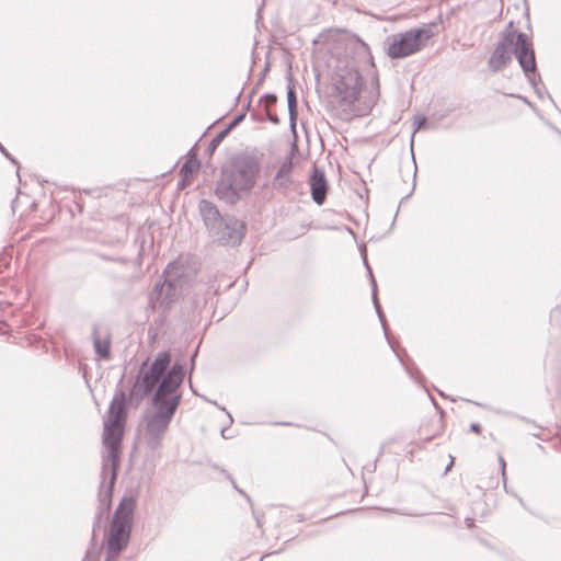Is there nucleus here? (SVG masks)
Segmentation results:
<instances>
[{
  "instance_id": "f257e3e1",
  "label": "nucleus",
  "mask_w": 561,
  "mask_h": 561,
  "mask_svg": "<svg viewBox=\"0 0 561 561\" xmlns=\"http://www.w3.org/2000/svg\"><path fill=\"white\" fill-rule=\"evenodd\" d=\"M185 375V365L180 362L172 364L170 351L158 352L151 363L147 358L140 364L128 394L122 387V376L104 421L126 424L128 401L139 403L150 396L153 412L144 414L145 443L150 450L158 449L182 402L181 386Z\"/></svg>"
},
{
  "instance_id": "f03ea898",
  "label": "nucleus",
  "mask_w": 561,
  "mask_h": 561,
  "mask_svg": "<svg viewBox=\"0 0 561 561\" xmlns=\"http://www.w3.org/2000/svg\"><path fill=\"white\" fill-rule=\"evenodd\" d=\"M262 163L254 153L243 152L233 156L221 168L216 181L215 194L226 204L236 205L242 196L252 192L261 173Z\"/></svg>"
},
{
  "instance_id": "7ed1b4c3",
  "label": "nucleus",
  "mask_w": 561,
  "mask_h": 561,
  "mask_svg": "<svg viewBox=\"0 0 561 561\" xmlns=\"http://www.w3.org/2000/svg\"><path fill=\"white\" fill-rule=\"evenodd\" d=\"M198 210L208 234L221 245L237 247L247 233V222L233 215H221L208 199H201Z\"/></svg>"
},
{
  "instance_id": "20e7f679",
  "label": "nucleus",
  "mask_w": 561,
  "mask_h": 561,
  "mask_svg": "<svg viewBox=\"0 0 561 561\" xmlns=\"http://www.w3.org/2000/svg\"><path fill=\"white\" fill-rule=\"evenodd\" d=\"M135 510L136 500L133 496H124L119 501L108 527L104 530V561H116L128 546Z\"/></svg>"
},
{
  "instance_id": "39448f33",
  "label": "nucleus",
  "mask_w": 561,
  "mask_h": 561,
  "mask_svg": "<svg viewBox=\"0 0 561 561\" xmlns=\"http://www.w3.org/2000/svg\"><path fill=\"white\" fill-rule=\"evenodd\" d=\"M187 284L188 275L184 267L176 262H170L149 294V305L152 309L157 307L163 311L171 309Z\"/></svg>"
},
{
  "instance_id": "423d86ee",
  "label": "nucleus",
  "mask_w": 561,
  "mask_h": 561,
  "mask_svg": "<svg viewBox=\"0 0 561 561\" xmlns=\"http://www.w3.org/2000/svg\"><path fill=\"white\" fill-rule=\"evenodd\" d=\"M434 26H436V22H431L420 27H413L388 36L385 42L387 55L391 59H402L421 51L435 35L433 32Z\"/></svg>"
},
{
  "instance_id": "0eeeda50",
  "label": "nucleus",
  "mask_w": 561,
  "mask_h": 561,
  "mask_svg": "<svg viewBox=\"0 0 561 561\" xmlns=\"http://www.w3.org/2000/svg\"><path fill=\"white\" fill-rule=\"evenodd\" d=\"M363 77L354 65L339 68L333 77V96L342 106L351 107L360 98Z\"/></svg>"
},
{
  "instance_id": "6e6552de",
  "label": "nucleus",
  "mask_w": 561,
  "mask_h": 561,
  "mask_svg": "<svg viewBox=\"0 0 561 561\" xmlns=\"http://www.w3.org/2000/svg\"><path fill=\"white\" fill-rule=\"evenodd\" d=\"M125 427L126 424L104 421L102 437L106 455L102 461L101 478L107 479V474L118 472Z\"/></svg>"
},
{
  "instance_id": "1a4fd4ad",
  "label": "nucleus",
  "mask_w": 561,
  "mask_h": 561,
  "mask_svg": "<svg viewBox=\"0 0 561 561\" xmlns=\"http://www.w3.org/2000/svg\"><path fill=\"white\" fill-rule=\"evenodd\" d=\"M116 480L117 476L114 471L111 474H107V479L101 478V484L98 493V506L92 524V548L96 545V537L99 531L108 520Z\"/></svg>"
},
{
  "instance_id": "9d476101",
  "label": "nucleus",
  "mask_w": 561,
  "mask_h": 561,
  "mask_svg": "<svg viewBox=\"0 0 561 561\" xmlns=\"http://www.w3.org/2000/svg\"><path fill=\"white\" fill-rule=\"evenodd\" d=\"M516 59L522 71L524 72L525 77L527 78L529 84L534 90L543 84L541 76L537 68L535 48L529 47L527 49L523 42V38L520 39L516 51Z\"/></svg>"
},
{
  "instance_id": "9b49d317",
  "label": "nucleus",
  "mask_w": 561,
  "mask_h": 561,
  "mask_svg": "<svg viewBox=\"0 0 561 561\" xmlns=\"http://www.w3.org/2000/svg\"><path fill=\"white\" fill-rule=\"evenodd\" d=\"M309 184L312 201L319 206L323 205L327 199L329 185L323 169L317 164L312 167Z\"/></svg>"
},
{
  "instance_id": "f8f14e48",
  "label": "nucleus",
  "mask_w": 561,
  "mask_h": 561,
  "mask_svg": "<svg viewBox=\"0 0 561 561\" xmlns=\"http://www.w3.org/2000/svg\"><path fill=\"white\" fill-rule=\"evenodd\" d=\"M512 55H514L513 45L506 43V38L504 42L499 41L488 60L489 69L492 72H500L512 62Z\"/></svg>"
},
{
  "instance_id": "ddd939ff",
  "label": "nucleus",
  "mask_w": 561,
  "mask_h": 561,
  "mask_svg": "<svg viewBox=\"0 0 561 561\" xmlns=\"http://www.w3.org/2000/svg\"><path fill=\"white\" fill-rule=\"evenodd\" d=\"M297 151V146L296 144H294L291 146V149L290 151L288 152L287 157L285 158V160L282 162L279 169L277 170L274 179H273V187L277 191H285L287 190L290 184L293 183V180H291V176H290V173L293 171V168H294V157H295V152Z\"/></svg>"
},
{
  "instance_id": "4468645a",
  "label": "nucleus",
  "mask_w": 561,
  "mask_h": 561,
  "mask_svg": "<svg viewBox=\"0 0 561 561\" xmlns=\"http://www.w3.org/2000/svg\"><path fill=\"white\" fill-rule=\"evenodd\" d=\"M250 107V102L242 108L240 113H238L230 123L220 130L215 137H213L206 148V153L211 157L219 145L224 141V139L238 125H240L245 118L247 111Z\"/></svg>"
},
{
  "instance_id": "2eb2a0df",
  "label": "nucleus",
  "mask_w": 561,
  "mask_h": 561,
  "mask_svg": "<svg viewBox=\"0 0 561 561\" xmlns=\"http://www.w3.org/2000/svg\"><path fill=\"white\" fill-rule=\"evenodd\" d=\"M522 37H524L523 42L527 49L529 47H534L531 35L517 31L514 26V22L510 21L503 32L500 34L499 41L504 42V38H506V41L508 39V44L513 45V53L516 57V51Z\"/></svg>"
},
{
  "instance_id": "dca6fc26",
  "label": "nucleus",
  "mask_w": 561,
  "mask_h": 561,
  "mask_svg": "<svg viewBox=\"0 0 561 561\" xmlns=\"http://www.w3.org/2000/svg\"><path fill=\"white\" fill-rule=\"evenodd\" d=\"M348 49L356 56L359 64L374 65V58L368 44H366L358 35H353L350 43Z\"/></svg>"
},
{
  "instance_id": "f3484780",
  "label": "nucleus",
  "mask_w": 561,
  "mask_h": 561,
  "mask_svg": "<svg viewBox=\"0 0 561 561\" xmlns=\"http://www.w3.org/2000/svg\"><path fill=\"white\" fill-rule=\"evenodd\" d=\"M92 342L94 346L95 354L102 359L111 358V336L108 333H105L102 337L100 334V328L98 324L92 327Z\"/></svg>"
},
{
  "instance_id": "a211bd4d",
  "label": "nucleus",
  "mask_w": 561,
  "mask_h": 561,
  "mask_svg": "<svg viewBox=\"0 0 561 561\" xmlns=\"http://www.w3.org/2000/svg\"><path fill=\"white\" fill-rule=\"evenodd\" d=\"M371 300H373V305L375 307L376 313L378 316V319L380 321V324L382 327L385 337H386L388 344L390 345V347L392 348V351H394V343H393V341H392V339L390 336V331H389V328H388V324H387V319H386V316H385V313L382 311L380 301L378 299V287H377L376 279H373Z\"/></svg>"
},
{
  "instance_id": "6ab92c4d",
  "label": "nucleus",
  "mask_w": 561,
  "mask_h": 561,
  "mask_svg": "<svg viewBox=\"0 0 561 561\" xmlns=\"http://www.w3.org/2000/svg\"><path fill=\"white\" fill-rule=\"evenodd\" d=\"M287 104H288V114H289V123L290 127L294 129L297 122V93L296 88L291 81V76H288V84H287Z\"/></svg>"
},
{
  "instance_id": "aec40b11",
  "label": "nucleus",
  "mask_w": 561,
  "mask_h": 561,
  "mask_svg": "<svg viewBox=\"0 0 561 561\" xmlns=\"http://www.w3.org/2000/svg\"><path fill=\"white\" fill-rule=\"evenodd\" d=\"M393 352L396 353L399 362L401 363V365L405 369L407 374L411 377V379H413L417 383H422L423 380H424V376H423L422 371L419 369V367L416 366V364L414 363V360L412 358L408 357V356L403 357L397 351L396 347H394Z\"/></svg>"
},
{
  "instance_id": "412c9836",
  "label": "nucleus",
  "mask_w": 561,
  "mask_h": 561,
  "mask_svg": "<svg viewBox=\"0 0 561 561\" xmlns=\"http://www.w3.org/2000/svg\"><path fill=\"white\" fill-rule=\"evenodd\" d=\"M201 167V161L194 157L188 158L180 169V175H184L186 178L194 179L195 173L198 171Z\"/></svg>"
},
{
  "instance_id": "4be33fe9",
  "label": "nucleus",
  "mask_w": 561,
  "mask_h": 561,
  "mask_svg": "<svg viewBox=\"0 0 561 561\" xmlns=\"http://www.w3.org/2000/svg\"><path fill=\"white\" fill-rule=\"evenodd\" d=\"M413 125H414V130H413V134L411 136V146H413L414 134L417 130H421V129H424V128L427 127V117L425 115H416L414 117Z\"/></svg>"
},
{
  "instance_id": "5701e85b",
  "label": "nucleus",
  "mask_w": 561,
  "mask_h": 561,
  "mask_svg": "<svg viewBox=\"0 0 561 561\" xmlns=\"http://www.w3.org/2000/svg\"><path fill=\"white\" fill-rule=\"evenodd\" d=\"M213 468L219 470L231 482L234 490L238 491L240 494L244 495L250 501V497L247 495V493L237 485L234 479L226 469L220 468L218 465H213Z\"/></svg>"
},
{
  "instance_id": "b1692460",
  "label": "nucleus",
  "mask_w": 561,
  "mask_h": 561,
  "mask_svg": "<svg viewBox=\"0 0 561 561\" xmlns=\"http://www.w3.org/2000/svg\"><path fill=\"white\" fill-rule=\"evenodd\" d=\"M259 102L263 103L265 108H270L277 103V96L274 93H265L260 98Z\"/></svg>"
},
{
  "instance_id": "393cba45",
  "label": "nucleus",
  "mask_w": 561,
  "mask_h": 561,
  "mask_svg": "<svg viewBox=\"0 0 561 561\" xmlns=\"http://www.w3.org/2000/svg\"><path fill=\"white\" fill-rule=\"evenodd\" d=\"M535 94L540 99V100H543L545 96H547L552 103L553 105L556 106V103L552 99V96L549 94V92L546 90V87L545 84L540 85L539 88H536L534 90Z\"/></svg>"
},
{
  "instance_id": "a878e982",
  "label": "nucleus",
  "mask_w": 561,
  "mask_h": 561,
  "mask_svg": "<svg viewBox=\"0 0 561 561\" xmlns=\"http://www.w3.org/2000/svg\"><path fill=\"white\" fill-rule=\"evenodd\" d=\"M0 152L11 162L13 163L16 168H18V173H19V169H20V163L19 161L5 149V147L0 142Z\"/></svg>"
},
{
  "instance_id": "bb28decb",
  "label": "nucleus",
  "mask_w": 561,
  "mask_h": 561,
  "mask_svg": "<svg viewBox=\"0 0 561 561\" xmlns=\"http://www.w3.org/2000/svg\"><path fill=\"white\" fill-rule=\"evenodd\" d=\"M371 85L375 89V92L371 95V102L374 104L376 102V100L378 99V96H379V78H378L377 73H375L373 79H371Z\"/></svg>"
},
{
  "instance_id": "cd10ccee",
  "label": "nucleus",
  "mask_w": 561,
  "mask_h": 561,
  "mask_svg": "<svg viewBox=\"0 0 561 561\" xmlns=\"http://www.w3.org/2000/svg\"><path fill=\"white\" fill-rule=\"evenodd\" d=\"M412 160H413V164H414V174H413V185H412V188H411V192L403 196L400 201V203H403L404 201H407L411 195L412 193L414 192L415 190V186H416V172H417V168H416V162H415V158H414V153L412 152Z\"/></svg>"
},
{
  "instance_id": "c85d7f7f",
  "label": "nucleus",
  "mask_w": 561,
  "mask_h": 561,
  "mask_svg": "<svg viewBox=\"0 0 561 561\" xmlns=\"http://www.w3.org/2000/svg\"><path fill=\"white\" fill-rule=\"evenodd\" d=\"M193 180L194 179H192V178H186L184 175H181V180L178 182V188L184 190L186 186H188L193 182Z\"/></svg>"
},
{
  "instance_id": "c756f323",
  "label": "nucleus",
  "mask_w": 561,
  "mask_h": 561,
  "mask_svg": "<svg viewBox=\"0 0 561 561\" xmlns=\"http://www.w3.org/2000/svg\"><path fill=\"white\" fill-rule=\"evenodd\" d=\"M270 67H271L270 61H266V62H265V65H264V68H263V70H262V72H261V76H260V78H259V80H257V82H256V84H257V85H259V84H261V83L263 82V80H264V78H265L266 73L270 71Z\"/></svg>"
},
{
  "instance_id": "7c9ffc66",
  "label": "nucleus",
  "mask_w": 561,
  "mask_h": 561,
  "mask_svg": "<svg viewBox=\"0 0 561 561\" xmlns=\"http://www.w3.org/2000/svg\"><path fill=\"white\" fill-rule=\"evenodd\" d=\"M364 265H365L366 271H367V274H368V276H369L370 286L373 287V279H375V276H374V274H373V270H371V267H370V265H369L368 261L364 262Z\"/></svg>"
},
{
  "instance_id": "2f4dec72",
  "label": "nucleus",
  "mask_w": 561,
  "mask_h": 561,
  "mask_svg": "<svg viewBox=\"0 0 561 561\" xmlns=\"http://www.w3.org/2000/svg\"><path fill=\"white\" fill-rule=\"evenodd\" d=\"M364 265H365L366 271H367V274H368V276H369L370 286L373 287V279H375V276H374V274H373V270H371V267H370V265H369L368 261L364 262Z\"/></svg>"
},
{
  "instance_id": "473e14b6",
  "label": "nucleus",
  "mask_w": 561,
  "mask_h": 561,
  "mask_svg": "<svg viewBox=\"0 0 561 561\" xmlns=\"http://www.w3.org/2000/svg\"><path fill=\"white\" fill-rule=\"evenodd\" d=\"M470 431L476 433V434H481L482 432V427L479 423H471L470 424Z\"/></svg>"
},
{
  "instance_id": "72a5a7b5",
  "label": "nucleus",
  "mask_w": 561,
  "mask_h": 561,
  "mask_svg": "<svg viewBox=\"0 0 561 561\" xmlns=\"http://www.w3.org/2000/svg\"><path fill=\"white\" fill-rule=\"evenodd\" d=\"M226 413H227V416H228V420H229V422H228V427H229V426L233 423V419H232L231 414H230L228 411H226ZM226 430H227V426H226V427H222V430H221V436H222L224 438H228V437L225 435Z\"/></svg>"
},
{
  "instance_id": "f704fd0d",
  "label": "nucleus",
  "mask_w": 561,
  "mask_h": 561,
  "mask_svg": "<svg viewBox=\"0 0 561 561\" xmlns=\"http://www.w3.org/2000/svg\"><path fill=\"white\" fill-rule=\"evenodd\" d=\"M359 252H360V255L363 257V261L364 262L368 261L367 260V248H366V244H360L359 245Z\"/></svg>"
},
{
  "instance_id": "c9c22d12",
  "label": "nucleus",
  "mask_w": 561,
  "mask_h": 561,
  "mask_svg": "<svg viewBox=\"0 0 561 561\" xmlns=\"http://www.w3.org/2000/svg\"><path fill=\"white\" fill-rule=\"evenodd\" d=\"M266 118L273 123V124H278L279 123V118L276 114H267Z\"/></svg>"
},
{
  "instance_id": "e433bc0d",
  "label": "nucleus",
  "mask_w": 561,
  "mask_h": 561,
  "mask_svg": "<svg viewBox=\"0 0 561 561\" xmlns=\"http://www.w3.org/2000/svg\"><path fill=\"white\" fill-rule=\"evenodd\" d=\"M197 354H198V347L194 351V353L191 356V370H193L195 367V359L197 357Z\"/></svg>"
},
{
  "instance_id": "4c0bfd02",
  "label": "nucleus",
  "mask_w": 561,
  "mask_h": 561,
  "mask_svg": "<svg viewBox=\"0 0 561 561\" xmlns=\"http://www.w3.org/2000/svg\"><path fill=\"white\" fill-rule=\"evenodd\" d=\"M499 461H500V465H501V470H502V476H503V479L505 480V460L502 456L499 457Z\"/></svg>"
},
{
  "instance_id": "58836bf2",
  "label": "nucleus",
  "mask_w": 561,
  "mask_h": 561,
  "mask_svg": "<svg viewBox=\"0 0 561 561\" xmlns=\"http://www.w3.org/2000/svg\"><path fill=\"white\" fill-rule=\"evenodd\" d=\"M454 462H455V458L453 456H450V462L446 466L445 471H444L445 474H447L450 471L451 467L454 466Z\"/></svg>"
},
{
  "instance_id": "ea45409f",
  "label": "nucleus",
  "mask_w": 561,
  "mask_h": 561,
  "mask_svg": "<svg viewBox=\"0 0 561 561\" xmlns=\"http://www.w3.org/2000/svg\"><path fill=\"white\" fill-rule=\"evenodd\" d=\"M515 98L519 99L523 101V103H526L527 105H529L530 107H534V104L531 102L528 101L527 98L525 96H522V95H514Z\"/></svg>"
},
{
  "instance_id": "a19ab883",
  "label": "nucleus",
  "mask_w": 561,
  "mask_h": 561,
  "mask_svg": "<svg viewBox=\"0 0 561 561\" xmlns=\"http://www.w3.org/2000/svg\"><path fill=\"white\" fill-rule=\"evenodd\" d=\"M465 523H466V526H467L468 528H472V527H473V525H474V520H473V518H470V517H467V518L465 519Z\"/></svg>"
},
{
  "instance_id": "79ce46f5",
  "label": "nucleus",
  "mask_w": 561,
  "mask_h": 561,
  "mask_svg": "<svg viewBox=\"0 0 561 561\" xmlns=\"http://www.w3.org/2000/svg\"><path fill=\"white\" fill-rule=\"evenodd\" d=\"M397 513H400L402 515H408V516H422L423 514L421 513H412V512H400V511H397Z\"/></svg>"
},
{
  "instance_id": "37998d69",
  "label": "nucleus",
  "mask_w": 561,
  "mask_h": 561,
  "mask_svg": "<svg viewBox=\"0 0 561 561\" xmlns=\"http://www.w3.org/2000/svg\"><path fill=\"white\" fill-rule=\"evenodd\" d=\"M251 117H252V119H253V121H255V122H263V121H264V117H261V116H259V115H257V114H255V113H252V114H251Z\"/></svg>"
},
{
  "instance_id": "c03bdc74",
  "label": "nucleus",
  "mask_w": 561,
  "mask_h": 561,
  "mask_svg": "<svg viewBox=\"0 0 561 561\" xmlns=\"http://www.w3.org/2000/svg\"><path fill=\"white\" fill-rule=\"evenodd\" d=\"M462 400L466 401V402H469V403H473V404L479 405V407H483V404H481L479 402H474L472 400H468V399H462Z\"/></svg>"
},
{
  "instance_id": "a18cd8bd",
  "label": "nucleus",
  "mask_w": 561,
  "mask_h": 561,
  "mask_svg": "<svg viewBox=\"0 0 561 561\" xmlns=\"http://www.w3.org/2000/svg\"><path fill=\"white\" fill-rule=\"evenodd\" d=\"M435 437H436V434H433V435H431V436H427V437L425 438V442H426V443H428V442H431L432 439H434Z\"/></svg>"
},
{
  "instance_id": "49530a36",
  "label": "nucleus",
  "mask_w": 561,
  "mask_h": 561,
  "mask_svg": "<svg viewBox=\"0 0 561 561\" xmlns=\"http://www.w3.org/2000/svg\"><path fill=\"white\" fill-rule=\"evenodd\" d=\"M537 447L539 450H541L542 453H546V449L545 447L541 445V444H537Z\"/></svg>"
},
{
  "instance_id": "de8ad7c7",
  "label": "nucleus",
  "mask_w": 561,
  "mask_h": 561,
  "mask_svg": "<svg viewBox=\"0 0 561 561\" xmlns=\"http://www.w3.org/2000/svg\"><path fill=\"white\" fill-rule=\"evenodd\" d=\"M213 404L218 407L220 410L226 411L225 407H219L216 401H210Z\"/></svg>"
},
{
  "instance_id": "09e8293b",
  "label": "nucleus",
  "mask_w": 561,
  "mask_h": 561,
  "mask_svg": "<svg viewBox=\"0 0 561 561\" xmlns=\"http://www.w3.org/2000/svg\"><path fill=\"white\" fill-rule=\"evenodd\" d=\"M437 392H438V394H439L440 397H443V398H447V396H446L443 391L437 390Z\"/></svg>"
},
{
  "instance_id": "8fccbe9b",
  "label": "nucleus",
  "mask_w": 561,
  "mask_h": 561,
  "mask_svg": "<svg viewBox=\"0 0 561 561\" xmlns=\"http://www.w3.org/2000/svg\"><path fill=\"white\" fill-rule=\"evenodd\" d=\"M556 449L559 451L561 450V442H559L557 445H556Z\"/></svg>"
},
{
  "instance_id": "3c124183",
  "label": "nucleus",
  "mask_w": 561,
  "mask_h": 561,
  "mask_svg": "<svg viewBox=\"0 0 561 561\" xmlns=\"http://www.w3.org/2000/svg\"><path fill=\"white\" fill-rule=\"evenodd\" d=\"M557 373L559 371V359H556Z\"/></svg>"
},
{
  "instance_id": "603ef678",
  "label": "nucleus",
  "mask_w": 561,
  "mask_h": 561,
  "mask_svg": "<svg viewBox=\"0 0 561 561\" xmlns=\"http://www.w3.org/2000/svg\"><path fill=\"white\" fill-rule=\"evenodd\" d=\"M255 519H256L257 526H261V519L257 516H255Z\"/></svg>"
},
{
  "instance_id": "864d4df0",
  "label": "nucleus",
  "mask_w": 561,
  "mask_h": 561,
  "mask_svg": "<svg viewBox=\"0 0 561 561\" xmlns=\"http://www.w3.org/2000/svg\"><path fill=\"white\" fill-rule=\"evenodd\" d=\"M190 387H191V389H192V392L196 394V391H195V389L193 388L192 382H190Z\"/></svg>"
},
{
  "instance_id": "5fc2aeb1",
  "label": "nucleus",
  "mask_w": 561,
  "mask_h": 561,
  "mask_svg": "<svg viewBox=\"0 0 561 561\" xmlns=\"http://www.w3.org/2000/svg\"><path fill=\"white\" fill-rule=\"evenodd\" d=\"M534 437L541 438V435H540V433H537V434H534Z\"/></svg>"
},
{
  "instance_id": "6e6d98bb",
  "label": "nucleus",
  "mask_w": 561,
  "mask_h": 561,
  "mask_svg": "<svg viewBox=\"0 0 561 561\" xmlns=\"http://www.w3.org/2000/svg\"><path fill=\"white\" fill-rule=\"evenodd\" d=\"M261 8L257 9V20L260 19Z\"/></svg>"
},
{
  "instance_id": "4d7b16f0",
  "label": "nucleus",
  "mask_w": 561,
  "mask_h": 561,
  "mask_svg": "<svg viewBox=\"0 0 561 561\" xmlns=\"http://www.w3.org/2000/svg\"><path fill=\"white\" fill-rule=\"evenodd\" d=\"M280 425H290V423H285V422H282L279 423Z\"/></svg>"
},
{
  "instance_id": "13d9d810",
  "label": "nucleus",
  "mask_w": 561,
  "mask_h": 561,
  "mask_svg": "<svg viewBox=\"0 0 561 561\" xmlns=\"http://www.w3.org/2000/svg\"><path fill=\"white\" fill-rule=\"evenodd\" d=\"M526 16L528 18L529 16V12H528V8L526 9Z\"/></svg>"
}]
</instances>
